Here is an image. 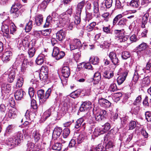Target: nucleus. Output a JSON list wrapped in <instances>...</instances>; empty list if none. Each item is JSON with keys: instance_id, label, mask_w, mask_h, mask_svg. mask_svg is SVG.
I'll use <instances>...</instances> for the list:
<instances>
[{"instance_id": "obj_1", "label": "nucleus", "mask_w": 151, "mask_h": 151, "mask_svg": "<svg viewBox=\"0 0 151 151\" xmlns=\"http://www.w3.org/2000/svg\"><path fill=\"white\" fill-rule=\"evenodd\" d=\"M125 31L124 29H115L114 30V35L115 39L120 42H124L128 39V36L125 35Z\"/></svg>"}, {"instance_id": "obj_2", "label": "nucleus", "mask_w": 151, "mask_h": 151, "mask_svg": "<svg viewBox=\"0 0 151 151\" xmlns=\"http://www.w3.org/2000/svg\"><path fill=\"white\" fill-rule=\"evenodd\" d=\"M62 15V17L60 18L59 20V27H63L68 24L70 22V18L68 16Z\"/></svg>"}, {"instance_id": "obj_3", "label": "nucleus", "mask_w": 151, "mask_h": 151, "mask_svg": "<svg viewBox=\"0 0 151 151\" xmlns=\"http://www.w3.org/2000/svg\"><path fill=\"white\" fill-rule=\"evenodd\" d=\"M106 114V111L104 110H100L96 114L95 118L96 121H101L105 118Z\"/></svg>"}, {"instance_id": "obj_4", "label": "nucleus", "mask_w": 151, "mask_h": 151, "mask_svg": "<svg viewBox=\"0 0 151 151\" xmlns=\"http://www.w3.org/2000/svg\"><path fill=\"white\" fill-rule=\"evenodd\" d=\"M92 104L89 101H86L83 102L81 105L80 108L81 111H83L86 110H89L91 108Z\"/></svg>"}, {"instance_id": "obj_5", "label": "nucleus", "mask_w": 151, "mask_h": 151, "mask_svg": "<svg viewBox=\"0 0 151 151\" xmlns=\"http://www.w3.org/2000/svg\"><path fill=\"white\" fill-rule=\"evenodd\" d=\"M11 90V86L10 84L6 83H3L1 87V92L2 95H4V93H9Z\"/></svg>"}, {"instance_id": "obj_6", "label": "nucleus", "mask_w": 151, "mask_h": 151, "mask_svg": "<svg viewBox=\"0 0 151 151\" xmlns=\"http://www.w3.org/2000/svg\"><path fill=\"white\" fill-rule=\"evenodd\" d=\"M29 35L26 36L22 40H19L18 41V44H19L20 47L23 45L25 47L29 46Z\"/></svg>"}, {"instance_id": "obj_7", "label": "nucleus", "mask_w": 151, "mask_h": 151, "mask_svg": "<svg viewBox=\"0 0 151 151\" xmlns=\"http://www.w3.org/2000/svg\"><path fill=\"white\" fill-rule=\"evenodd\" d=\"M62 130L61 128L57 127L54 129L52 135V138L54 139L58 138L61 135Z\"/></svg>"}, {"instance_id": "obj_8", "label": "nucleus", "mask_w": 151, "mask_h": 151, "mask_svg": "<svg viewBox=\"0 0 151 151\" xmlns=\"http://www.w3.org/2000/svg\"><path fill=\"white\" fill-rule=\"evenodd\" d=\"M66 32L65 30L61 29L56 33V39L59 41H62L65 38Z\"/></svg>"}, {"instance_id": "obj_9", "label": "nucleus", "mask_w": 151, "mask_h": 151, "mask_svg": "<svg viewBox=\"0 0 151 151\" xmlns=\"http://www.w3.org/2000/svg\"><path fill=\"white\" fill-rule=\"evenodd\" d=\"M12 53L11 51H8L5 52L3 54L2 57V61L5 63H6L10 60Z\"/></svg>"}, {"instance_id": "obj_10", "label": "nucleus", "mask_w": 151, "mask_h": 151, "mask_svg": "<svg viewBox=\"0 0 151 151\" xmlns=\"http://www.w3.org/2000/svg\"><path fill=\"white\" fill-rule=\"evenodd\" d=\"M109 57L111 62L114 65H116L119 62V60L116 54L114 52H111L109 54Z\"/></svg>"}, {"instance_id": "obj_11", "label": "nucleus", "mask_w": 151, "mask_h": 151, "mask_svg": "<svg viewBox=\"0 0 151 151\" xmlns=\"http://www.w3.org/2000/svg\"><path fill=\"white\" fill-rule=\"evenodd\" d=\"M61 71L62 75L64 78H68L70 75V69L68 66H63Z\"/></svg>"}, {"instance_id": "obj_12", "label": "nucleus", "mask_w": 151, "mask_h": 151, "mask_svg": "<svg viewBox=\"0 0 151 151\" xmlns=\"http://www.w3.org/2000/svg\"><path fill=\"white\" fill-rule=\"evenodd\" d=\"M25 94V92L22 90H18L15 93V98L16 100H20L23 98L24 95Z\"/></svg>"}, {"instance_id": "obj_13", "label": "nucleus", "mask_w": 151, "mask_h": 151, "mask_svg": "<svg viewBox=\"0 0 151 151\" xmlns=\"http://www.w3.org/2000/svg\"><path fill=\"white\" fill-rule=\"evenodd\" d=\"M99 102L100 105L104 108H108L111 105V103L109 101L104 98L99 99Z\"/></svg>"}, {"instance_id": "obj_14", "label": "nucleus", "mask_w": 151, "mask_h": 151, "mask_svg": "<svg viewBox=\"0 0 151 151\" xmlns=\"http://www.w3.org/2000/svg\"><path fill=\"white\" fill-rule=\"evenodd\" d=\"M128 73L127 71L123 72L122 75L119 76L117 78V82L119 85L122 84L125 81L127 75Z\"/></svg>"}, {"instance_id": "obj_15", "label": "nucleus", "mask_w": 151, "mask_h": 151, "mask_svg": "<svg viewBox=\"0 0 151 151\" xmlns=\"http://www.w3.org/2000/svg\"><path fill=\"white\" fill-rule=\"evenodd\" d=\"M14 138L17 143L19 145L23 139V135L22 133L20 132H18L15 133L14 136Z\"/></svg>"}, {"instance_id": "obj_16", "label": "nucleus", "mask_w": 151, "mask_h": 151, "mask_svg": "<svg viewBox=\"0 0 151 151\" xmlns=\"http://www.w3.org/2000/svg\"><path fill=\"white\" fill-rule=\"evenodd\" d=\"M6 143L7 145L12 147V148L18 145L14 138H9L7 139L6 140Z\"/></svg>"}, {"instance_id": "obj_17", "label": "nucleus", "mask_w": 151, "mask_h": 151, "mask_svg": "<svg viewBox=\"0 0 151 151\" xmlns=\"http://www.w3.org/2000/svg\"><path fill=\"white\" fill-rule=\"evenodd\" d=\"M9 117L11 119H14L16 116V110L14 108L10 109L7 114Z\"/></svg>"}, {"instance_id": "obj_18", "label": "nucleus", "mask_w": 151, "mask_h": 151, "mask_svg": "<svg viewBox=\"0 0 151 151\" xmlns=\"http://www.w3.org/2000/svg\"><path fill=\"white\" fill-rule=\"evenodd\" d=\"M35 24L38 26H40L43 22V16L40 14L35 16Z\"/></svg>"}, {"instance_id": "obj_19", "label": "nucleus", "mask_w": 151, "mask_h": 151, "mask_svg": "<svg viewBox=\"0 0 151 151\" xmlns=\"http://www.w3.org/2000/svg\"><path fill=\"white\" fill-rule=\"evenodd\" d=\"M85 1L84 0L82 1L79 3L77 5V7L76 8V13L81 14L85 4Z\"/></svg>"}, {"instance_id": "obj_20", "label": "nucleus", "mask_w": 151, "mask_h": 151, "mask_svg": "<svg viewBox=\"0 0 151 151\" xmlns=\"http://www.w3.org/2000/svg\"><path fill=\"white\" fill-rule=\"evenodd\" d=\"M15 126L14 125H9L6 128L5 132L4 134L5 137L7 136L8 135L12 133L14 129Z\"/></svg>"}, {"instance_id": "obj_21", "label": "nucleus", "mask_w": 151, "mask_h": 151, "mask_svg": "<svg viewBox=\"0 0 151 151\" xmlns=\"http://www.w3.org/2000/svg\"><path fill=\"white\" fill-rule=\"evenodd\" d=\"M32 137L35 142H37L40 139L41 137L39 131L37 130L34 131L33 133Z\"/></svg>"}, {"instance_id": "obj_22", "label": "nucleus", "mask_w": 151, "mask_h": 151, "mask_svg": "<svg viewBox=\"0 0 151 151\" xmlns=\"http://www.w3.org/2000/svg\"><path fill=\"white\" fill-rule=\"evenodd\" d=\"M32 64V63L31 62H28L27 63V60H24L21 67V70L22 72H24L26 70L28 65H29L30 66L31 65V64Z\"/></svg>"}, {"instance_id": "obj_23", "label": "nucleus", "mask_w": 151, "mask_h": 151, "mask_svg": "<svg viewBox=\"0 0 151 151\" xmlns=\"http://www.w3.org/2000/svg\"><path fill=\"white\" fill-rule=\"evenodd\" d=\"M101 79V75L100 73L99 72H97L95 73L93 76V79L94 82L93 84H96L99 83Z\"/></svg>"}, {"instance_id": "obj_24", "label": "nucleus", "mask_w": 151, "mask_h": 151, "mask_svg": "<svg viewBox=\"0 0 151 151\" xmlns=\"http://www.w3.org/2000/svg\"><path fill=\"white\" fill-rule=\"evenodd\" d=\"M93 12L96 14V18L99 17L100 13L99 12V5L97 1H95L93 2Z\"/></svg>"}, {"instance_id": "obj_25", "label": "nucleus", "mask_w": 151, "mask_h": 151, "mask_svg": "<svg viewBox=\"0 0 151 151\" xmlns=\"http://www.w3.org/2000/svg\"><path fill=\"white\" fill-rule=\"evenodd\" d=\"M45 60V57L43 55L41 54L37 57L36 60V62L37 64L41 65Z\"/></svg>"}, {"instance_id": "obj_26", "label": "nucleus", "mask_w": 151, "mask_h": 151, "mask_svg": "<svg viewBox=\"0 0 151 151\" xmlns=\"http://www.w3.org/2000/svg\"><path fill=\"white\" fill-rule=\"evenodd\" d=\"M7 81L9 83H12L14 81L15 76L14 71L13 70H11L9 71Z\"/></svg>"}, {"instance_id": "obj_27", "label": "nucleus", "mask_w": 151, "mask_h": 151, "mask_svg": "<svg viewBox=\"0 0 151 151\" xmlns=\"http://www.w3.org/2000/svg\"><path fill=\"white\" fill-rule=\"evenodd\" d=\"M74 135L75 136V137L76 138L75 139L76 140L78 143H80L83 141L84 138V136L82 134H79L76 133Z\"/></svg>"}, {"instance_id": "obj_28", "label": "nucleus", "mask_w": 151, "mask_h": 151, "mask_svg": "<svg viewBox=\"0 0 151 151\" xmlns=\"http://www.w3.org/2000/svg\"><path fill=\"white\" fill-rule=\"evenodd\" d=\"M102 132H103L102 129L101 128H96L93 133V134L91 135V137L92 138H94L93 135L95 137H98L99 135L103 134L104 133H102Z\"/></svg>"}, {"instance_id": "obj_29", "label": "nucleus", "mask_w": 151, "mask_h": 151, "mask_svg": "<svg viewBox=\"0 0 151 151\" xmlns=\"http://www.w3.org/2000/svg\"><path fill=\"white\" fill-rule=\"evenodd\" d=\"M112 130L106 134L105 136L104 140L108 141L110 139H113L115 137L114 134L112 132Z\"/></svg>"}, {"instance_id": "obj_30", "label": "nucleus", "mask_w": 151, "mask_h": 151, "mask_svg": "<svg viewBox=\"0 0 151 151\" xmlns=\"http://www.w3.org/2000/svg\"><path fill=\"white\" fill-rule=\"evenodd\" d=\"M82 92V90L79 89L72 92L70 94V96L73 98L75 99L78 97Z\"/></svg>"}, {"instance_id": "obj_31", "label": "nucleus", "mask_w": 151, "mask_h": 151, "mask_svg": "<svg viewBox=\"0 0 151 151\" xmlns=\"http://www.w3.org/2000/svg\"><path fill=\"white\" fill-rule=\"evenodd\" d=\"M114 74L112 72L108 70H105L104 72L103 76L106 78L109 79L113 76Z\"/></svg>"}, {"instance_id": "obj_32", "label": "nucleus", "mask_w": 151, "mask_h": 151, "mask_svg": "<svg viewBox=\"0 0 151 151\" xmlns=\"http://www.w3.org/2000/svg\"><path fill=\"white\" fill-rule=\"evenodd\" d=\"M33 111L31 110H27L26 112L25 116L26 118L32 119L35 117V114L33 112Z\"/></svg>"}, {"instance_id": "obj_33", "label": "nucleus", "mask_w": 151, "mask_h": 151, "mask_svg": "<svg viewBox=\"0 0 151 151\" xmlns=\"http://www.w3.org/2000/svg\"><path fill=\"white\" fill-rule=\"evenodd\" d=\"M90 61L93 64L97 65L99 62V58L96 56L91 57L90 58Z\"/></svg>"}, {"instance_id": "obj_34", "label": "nucleus", "mask_w": 151, "mask_h": 151, "mask_svg": "<svg viewBox=\"0 0 151 151\" xmlns=\"http://www.w3.org/2000/svg\"><path fill=\"white\" fill-rule=\"evenodd\" d=\"M147 47L148 45H147V43L142 42L138 45L137 47V48L138 50L143 51L144 50H145Z\"/></svg>"}, {"instance_id": "obj_35", "label": "nucleus", "mask_w": 151, "mask_h": 151, "mask_svg": "<svg viewBox=\"0 0 151 151\" xmlns=\"http://www.w3.org/2000/svg\"><path fill=\"white\" fill-rule=\"evenodd\" d=\"M84 121V119L83 118H81L78 119L75 123V127L76 129H78L80 127Z\"/></svg>"}, {"instance_id": "obj_36", "label": "nucleus", "mask_w": 151, "mask_h": 151, "mask_svg": "<svg viewBox=\"0 0 151 151\" xmlns=\"http://www.w3.org/2000/svg\"><path fill=\"white\" fill-rule=\"evenodd\" d=\"M111 127L110 124L108 123H106L104 125L102 126L101 128L102 129L103 132H102V133H105L106 131L109 130Z\"/></svg>"}, {"instance_id": "obj_37", "label": "nucleus", "mask_w": 151, "mask_h": 151, "mask_svg": "<svg viewBox=\"0 0 151 151\" xmlns=\"http://www.w3.org/2000/svg\"><path fill=\"white\" fill-rule=\"evenodd\" d=\"M139 0H132L130 2V5L134 8H137L139 6Z\"/></svg>"}, {"instance_id": "obj_38", "label": "nucleus", "mask_w": 151, "mask_h": 151, "mask_svg": "<svg viewBox=\"0 0 151 151\" xmlns=\"http://www.w3.org/2000/svg\"><path fill=\"white\" fill-rule=\"evenodd\" d=\"M23 83V78L20 77L18 78L15 87L14 88H17L22 86Z\"/></svg>"}, {"instance_id": "obj_39", "label": "nucleus", "mask_w": 151, "mask_h": 151, "mask_svg": "<svg viewBox=\"0 0 151 151\" xmlns=\"http://www.w3.org/2000/svg\"><path fill=\"white\" fill-rule=\"evenodd\" d=\"M32 21L29 20L26 24L25 28V30L26 32H29L31 31L32 27Z\"/></svg>"}, {"instance_id": "obj_40", "label": "nucleus", "mask_w": 151, "mask_h": 151, "mask_svg": "<svg viewBox=\"0 0 151 151\" xmlns=\"http://www.w3.org/2000/svg\"><path fill=\"white\" fill-rule=\"evenodd\" d=\"M52 148L54 150H60L61 149V144L58 142L55 143L52 145Z\"/></svg>"}, {"instance_id": "obj_41", "label": "nucleus", "mask_w": 151, "mask_h": 151, "mask_svg": "<svg viewBox=\"0 0 151 151\" xmlns=\"http://www.w3.org/2000/svg\"><path fill=\"white\" fill-rule=\"evenodd\" d=\"M71 41L76 46L77 50H79V48L81 46V44L80 40L78 39H75Z\"/></svg>"}, {"instance_id": "obj_42", "label": "nucleus", "mask_w": 151, "mask_h": 151, "mask_svg": "<svg viewBox=\"0 0 151 151\" xmlns=\"http://www.w3.org/2000/svg\"><path fill=\"white\" fill-rule=\"evenodd\" d=\"M81 14L76 13L74 22L76 24H78L80 23L81 21Z\"/></svg>"}, {"instance_id": "obj_43", "label": "nucleus", "mask_w": 151, "mask_h": 151, "mask_svg": "<svg viewBox=\"0 0 151 151\" xmlns=\"http://www.w3.org/2000/svg\"><path fill=\"white\" fill-rule=\"evenodd\" d=\"M96 25V23L94 22L91 23L86 27V29L87 32H91L93 30V28Z\"/></svg>"}, {"instance_id": "obj_44", "label": "nucleus", "mask_w": 151, "mask_h": 151, "mask_svg": "<svg viewBox=\"0 0 151 151\" xmlns=\"http://www.w3.org/2000/svg\"><path fill=\"white\" fill-rule=\"evenodd\" d=\"M150 83V81L149 78L148 77L144 78L142 80V85L143 86H148Z\"/></svg>"}, {"instance_id": "obj_45", "label": "nucleus", "mask_w": 151, "mask_h": 151, "mask_svg": "<svg viewBox=\"0 0 151 151\" xmlns=\"http://www.w3.org/2000/svg\"><path fill=\"white\" fill-rule=\"evenodd\" d=\"M127 20L126 19L123 18L121 19L117 24L118 26H120L121 27H124L126 24Z\"/></svg>"}, {"instance_id": "obj_46", "label": "nucleus", "mask_w": 151, "mask_h": 151, "mask_svg": "<svg viewBox=\"0 0 151 151\" xmlns=\"http://www.w3.org/2000/svg\"><path fill=\"white\" fill-rule=\"evenodd\" d=\"M10 27V33L12 34H13L14 33L16 30V27L14 23L11 22H9Z\"/></svg>"}, {"instance_id": "obj_47", "label": "nucleus", "mask_w": 151, "mask_h": 151, "mask_svg": "<svg viewBox=\"0 0 151 151\" xmlns=\"http://www.w3.org/2000/svg\"><path fill=\"white\" fill-rule=\"evenodd\" d=\"M48 3L45 0H44L38 6V9L43 10L45 9L47 6Z\"/></svg>"}, {"instance_id": "obj_48", "label": "nucleus", "mask_w": 151, "mask_h": 151, "mask_svg": "<svg viewBox=\"0 0 151 151\" xmlns=\"http://www.w3.org/2000/svg\"><path fill=\"white\" fill-rule=\"evenodd\" d=\"M37 94L40 99H42L45 96H44V91L43 90H39L37 92Z\"/></svg>"}, {"instance_id": "obj_49", "label": "nucleus", "mask_w": 151, "mask_h": 151, "mask_svg": "<svg viewBox=\"0 0 151 151\" xmlns=\"http://www.w3.org/2000/svg\"><path fill=\"white\" fill-rule=\"evenodd\" d=\"M77 51V53H74L73 54V58L77 62H78V60L80 58L81 54L79 50Z\"/></svg>"}, {"instance_id": "obj_50", "label": "nucleus", "mask_w": 151, "mask_h": 151, "mask_svg": "<svg viewBox=\"0 0 151 151\" xmlns=\"http://www.w3.org/2000/svg\"><path fill=\"white\" fill-rule=\"evenodd\" d=\"M73 8L72 7L68 9L65 12L63 13L61 15H67L69 16L70 17L72 13Z\"/></svg>"}, {"instance_id": "obj_51", "label": "nucleus", "mask_w": 151, "mask_h": 151, "mask_svg": "<svg viewBox=\"0 0 151 151\" xmlns=\"http://www.w3.org/2000/svg\"><path fill=\"white\" fill-rule=\"evenodd\" d=\"M49 111H46L44 113L41 118L42 120L45 121L47 118L50 116L51 114Z\"/></svg>"}, {"instance_id": "obj_52", "label": "nucleus", "mask_w": 151, "mask_h": 151, "mask_svg": "<svg viewBox=\"0 0 151 151\" xmlns=\"http://www.w3.org/2000/svg\"><path fill=\"white\" fill-rule=\"evenodd\" d=\"M70 130L69 129L66 128L63 130V135L64 138H66L68 137L70 133Z\"/></svg>"}, {"instance_id": "obj_53", "label": "nucleus", "mask_w": 151, "mask_h": 151, "mask_svg": "<svg viewBox=\"0 0 151 151\" xmlns=\"http://www.w3.org/2000/svg\"><path fill=\"white\" fill-rule=\"evenodd\" d=\"M144 71V69L142 67L139 66H136L135 72H137L138 75L142 74Z\"/></svg>"}, {"instance_id": "obj_54", "label": "nucleus", "mask_w": 151, "mask_h": 151, "mask_svg": "<svg viewBox=\"0 0 151 151\" xmlns=\"http://www.w3.org/2000/svg\"><path fill=\"white\" fill-rule=\"evenodd\" d=\"M1 30L3 32L6 34H8L9 33L8 24H7L5 25L2 26L1 27Z\"/></svg>"}, {"instance_id": "obj_55", "label": "nucleus", "mask_w": 151, "mask_h": 151, "mask_svg": "<svg viewBox=\"0 0 151 151\" xmlns=\"http://www.w3.org/2000/svg\"><path fill=\"white\" fill-rule=\"evenodd\" d=\"M35 48L32 47L30 48L28 51V54L29 57L30 58L33 57L35 55Z\"/></svg>"}, {"instance_id": "obj_56", "label": "nucleus", "mask_w": 151, "mask_h": 151, "mask_svg": "<svg viewBox=\"0 0 151 151\" xmlns=\"http://www.w3.org/2000/svg\"><path fill=\"white\" fill-rule=\"evenodd\" d=\"M65 55V53L64 52L61 51L55 57L56 58L57 60H58L62 58Z\"/></svg>"}, {"instance_id": "obj_57", "label": "nucleus", "mask_w": 151, "mask_h": 151, "mask_svg": "<svg viewBox=\"0 0 151 151\" xmlns=\"http://www.w3.org/2000/svg\"><path fill=\"white\" fill-rule=\"evenodd\" d=\"M122 56L123 59H126L130 57V54L129 52L125 51L122 53Z\"/></svg>"}, {"instance_id": "obj_58", "label": "nucleus", "mask_w": 151, "mask_h": 151, "mask_svg": "<svg viewBox=\"0 0 151 151\" xmlns=\"http://www.w3.org/2000/svg\"><path fill=\"white\" fill-rule=\"evenodd\" d=\"M136 123L134 121H131L129 124V129L130 130L134 129L136 126Z\"/></svg>"}, {"instance_id": "obj_59", "label": "nucleus", "mask_w": 151, "mask_h": 151, "mask_svg": "<svg viewBox=\"0 0 151 151\" xmlns=\"http://www.w3.org/2000/svg\"><path fill=\"white\" fill-rule=\"evenodd\" d=\"M142 97L141 95H139L137 96L134 102L133 103V104L135 105H138L141 102Z\"/></svg>"}, {"instance_id": "obj_60", "label": "nucleus", "mask_w": 151, "mask_h": 151, "mask_svg": "<svg viewBox=\"0 0 151 151\" xmlns=\"http://www.w3.org/2000/svg\"><path fill=\"white\" fill-rule=\"evenodd\" d=\"M112 3V0H106L104 5H105L106 8H109L111 6Z\"/></svg>"}, {"instance_id": "obj_61", "label": "nucleus", "mask_w": 151, "mask_h": 151, "mask_svg": "<svg viewBox=\"0 0 151 151\" xmlns=\"http://www.w3.org/2000/svg\"><path fill=\"white\" fill-rule=\"evenodd\" d=\"M51 31V30L50 29H47L42 31V33L44 36H46L49 35Z\"/></svg>"}, {"instance_id": "obj_62", "label": "nucleus", "mask_w": 151, "mask_h": 151, "mask_svg": "<svg viewBox=\"0 0 151 151\" xmlns=\"http://www.w3.org/2000/svg\"><path fill=\"white\" fill-rule=\"evenodd\" d=\"M123 17L122 14H119L116 16L114 19L113 21V24L115 25L117 23L118 21Z\"/></svg>"}, {"instance_id": "obj_63", "label": "nucleus", "mask_w": 151, "mask_h": 151, "mask_svg": "<svg viewBox=\"0 0 151 151\" xmlns=\"http://www.w3.org/2000/svg\"><path fill=\"white\" fill-rule=\"evenodd\" d=\"M60 52L59 49L57 47L55 46L53 50V52L52 55L53 56L55 57Z\"/></svg>"}, {"instance_id": "obj_64", "label": "nucleus", "mask_w": 151, "mask_h": 151, "mask_svg": "<svg viewBox=\"0 0 151 151\" xmlns=\"http://www.w3.org/2000/svg\"><path fill=\"white\" fill-rule=\"evenodd\" d=\"M146 119L148 122H151V114L149 111H147L145 113Z\"/></svg>"}]
</instances>
